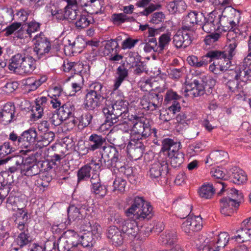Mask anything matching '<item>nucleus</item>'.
Masks as SVG:
<instances>
[{"label": "nucleus", "mask_w": 251, "mask_h": 251, "mask_svg": "<svg viewBox=\"0 0 251 251\" xmlns=\"http://www.w3.org/2000/svg\"><path fill=\"white\" fill-rule=\"evenodd\" d=\"M118 47L117 41L114 39H110L105 41L103 53L104 55L115 54L117 52V48Z\"/></svg>", "instance_id": "4c0bfd02"}, {"label": "nucleus", "mask_w": 251, "mask_h": 251, "mask_svg": "<svg viewBox=\"0 0 251 251\" xmlns=\"http://www.w3.org/2000/svg\"><path fill=\"white\" fill-rule=\"evenodd\" d=\"M7 207L13 211L21 212L25 211V203L18 197L10 196L7 200Z\"/></svg>", "instance_id": "5701e85b"}, {"label": "nucleus", "mask_w": 251, "mask_h": 251, "mask_svg": "<svg viewBox=\"0 0 251 251\" xmlns=\"http://www.w3.org/2000/svg\"><path fill=\"white\" fill-rule=\"evenodd\" d=\"M15 107L11 103H6L2 107L0 115V122L3 125L10 123L14 117Z\"/></svg>", "instance_id": "6ab92c4d"}, {"label": "nucleus", "mask_w": 251, "mask_h": 251, "mask_svg": "<svg viewBox=\"0 0 251 251\" xmlns=\"http://www.w3.org/2000/svg\"><path fill=\"white\" fill-rule=\"evenodd\" d=\"M31 241L27 230L20 233L14 241V244L18 246V247H13V249L16 251L22 249L24 246L28 245Z\"/></svg>", "instance_id": "393cba45"}, {"label": "nucleus", "mask_w": 251, "mask_h": 251, "mask_svg": "<svg viewBox=\"0 0 251 251\" xmlns=\"http://www.w3.org/2000/svg\"><path fill=\"white\" fill-rule=\"evenodd\" d=\"M236 234L234 239L237 241L244 242L251 240V228H241L236 231Z\"/></svg>", "instance_id": "72a5a7b5"}, {"label": "nucleus", "mask_w": 251, "mask_h": 251, "mask_svg": "<svg viewBox=\"0 0 251 251\" xmlns=\"http://www.w3.org/2000/svg\"><path fill=\"white\" fill-rule=\"evenodd\" d=\"M227 157V153L224 151H217L211 153L208 157L207 158V160L205 161V163H207L209 161V159L213 160L214 161H222L225 158Z\"/></svg>", "instance_id": "c03bdc74"}, {"label": "nucleus", "mask_w": 251, "mask_h": 251, "mask_svg": "<svg viewBox=\"0 0 251 251\" xmlns=\"http://www.w3.org/2000/svg\"><path fill=\"white\" fill-rule=\"evenodd\" d=\"M35 46L33 51L36 53L38 59L46 57L51 49V44L44 36H36Z\"/></svg>", "instance_id": "6e6552de"}, {"label": "nucleus", "mask_w": 251, "mask_h": 251, "mask_svg": "<svg viewBox=\"0 0 251 251\" xmlns=\"http://www.w3.org/2000/svg\"><path fill=\"white\" fill-rule=\"evenodd\" d=\"M55 134L52 131L45 132L42 135L38 136L37 143L35 144V147L41 149L47 146L53 140Z\"/></svg>", "instance_id": "a878e982"}, {"label": "nucleus", "mask_w": 251, "mask_h": 251, "mask_svg": "<svg viewBox=\"0 0 251 251\" xmlns=\"http://www.w3.org/2000/svg\"><path fill=\"white\" fill-rule=\"evenodd\" d=\"M122 119H119V121L116 123L115 125L113 126L112 129V130H120L124 132H128L130 127L128 126L127 123L126 121H123Z\"/></svg>", "instance_id": "6e6d98bb"}, {"label": "nucleus", "mask_w": 251, "mask_h": 251, "mask_svg": "<svg viewBox=\"0 0 251 251\" xmlns=\"http://www.w3.org/2000/svg\"><path fill=\"white\" fill-rule=\"evenodd\" d=\"M226 191L228 196L220 200V212L225 216H230L240 206L243 200V196L234 188Z\"/></svg>", "instance_id": "39448f33"}, {"label": "nucleus", "mask_w": 251, "mask_h": 251, "mask_svg": "<svg viewBox=\"0 0 251 251\" xmlns=\"http://www.w3.org/2000/svg\"><path fill=\"white\" fill-rule=\"evenodd\" d=\"M80 239V240L79 241L80 242L81 245L83 247L92 246L93 243L96 240L88 232L85 233L83 235H81Z\"/></svg>", "instance_id": "a18cd8bd"}, {"label": "nucleus", "mask_w": 251, "mask_h": 251, "mask_svg": "<svg viewBox=\"0 0 251 251\" xmlns=\"http://www.w3.org/2000/svg\"><path fill=\"white\" fill-rule=\"evenodd\" d=\"M216 188L212 184L204 183L199 189L200 197L205 199H210L215 192Z\"/></svg>", "instance_id": "c85d7f7f"}, {"label": "nucleus", "mask_w": 251, "mask_h": 251, "mask_svg": "<svg viewBox=\"0 0 251 251\" xmlns=\"http://www.w3.org/2000/svg\"><path fill=\"white\" fill-rule=\"evenodd\" d=\"M130 121H133V126L130 133V141L127 146V152L130 157L133 160L140 159L145 149L143 144L140 141L142 138L146 139L152 132L155 134V129H151L149 121L144 117L132 115Z\"/></svg>", "instance_id": "f257e3e1"}, {"label": "nucleus", "mask_w": 251, "mask_h": 251, "mask_svg": "<svg viewBox=\"0 0 251 251\" xmlns=\"http://www.w3.org/2000/svg\"><path fill=\"white\" fill-rule=\"evenodd\" d=\"M131 203V206L126 211V215L129 218L143 220L151 217L152 207L143 198L136 197Z\"/></svg>", "instance_id": "20e7f679"}, {"label": "nucleus", "mask_w": 251, "mask_h": 251, "mask_svg": "<svg viewBox=\"0 0 251 251\" xmlns=\"http://www.w3.org/2000/svg\"><path fill=\"white\" fill-rule=\"evenodd\" d=\"M93 117L92 114L90 113L82 115L79 120V124L84 127L88 126L91 123Z\"/></svg>", "instance_id": "69168bd1"}, {"label": "nucleus", "mask_w": 251, "mask_h": 251, "mask_svg": "<svg viewBox=\"0 0 251 251\" xmlns=\"http://www.w3.org/2000/svg\"><path fill=\"white\" fill-rule=\"evenodd\" d=\"M116 78L113 86V89L117 90L125 79L128 76V70L124 66H119L116 72Z\"/></svg>", "instance_id": "473e14b6"}, {"label": "nucleus", "mask_w": 251, "mask_h": 251, "mask_svg": "<svg viewBox=\"0 0 251 251\" xmlns=\"http://www.w3.org/2000/svg\"><path fill=\"white\" fill-rule=\"evenodd\" d=\"M180 144L174 142L173 140L169 138L165 139L162 141V151H168V156H172L176 152H180L178 150L180 148Z\"/></svg>", "instance_id": "4be33fe9"}, {"label": "nucleus", "mask_w": 251, "mask_h": 251, "mask_svg": "<svg viewBox=\"0 0 251 251\" xmlns=\"http://www.w3.org/2000/svg\"><path fill=\"white\" fill-rule=\"evenodd\" d=\"M105 165L108 168H115L121 172L122 169L124 168V167L126 165L125 162H123L120 159H119L118 157H113L112 160H108L107 162L105 161Z\"/></svg>", "instance_id": "a19ab883"}, {"label": "nucleus", "mask_w": 251, "mask_h": 251, "mask_svg": "<svg viewBox=\"0 0 251 251\" xmlns=\"http://www.w3.org/2000/svg\"><path fill=\"white\" fill-rule=\"evenodd\" d=\"M91 170V167L87 164L82 167L77 173L78 181L89 177L90 176Z\"/></svg>", "instance_id": "5fc2aeb1"}, {"label": "nucleus", "mask_w": 251, "mask_h": 251, "mask_svg": "<svg viewBox=\"0 0 251 251\" xmlns=\"http://www.w3.org/2000/svg\"><path fill=\"white\" fill-rule=\"evenodd\" d=\"M216 16L210 14L203 24L202 29L206 33H211L219 29V25L216 23Z\"/></svg>", "instance_id": "7c9ffc66"}, {"label": "nucleus", "mask_w": 251, "mask_h": 251, "mask_svg": "<svg viewBox=\"0 0 251 251\" xmlns=\"http://www.w3.org/2000/svg\"><path fill=\"white\" fill-rule=\"evenodd\" d=\"M8 68L10 70L21 75H29L36 68L35 59L24 52L17 53L9 60Z\"/></svg>", "instance_id": "7ed1b4c3"}, {"label": "nucleus", "mask_w": 251, "mask_h": 251, "mask_svg": "<svg viewBox=\"0 0 251 251\" xmlns=\"http://www.w3.org/2000/svg\"><path fill=\"white\" fill-rule=\"evenodd\" d=\"M229 240L228 235L226 232H222L218 235L216 242V249L220 250V248H224Z\"/></svg>", "instance_id": "de8ad7c7"}, {"label": "nucleus", "mask_w": 251, "mask_h": 251, "mask_svg": "<svg viewBox=\"0 0 251 251\" xmlns=\"http://www.w3.org/2000/svg\"><path fill=\"white\" fill-rule=\"evenodd\" d=\"M67 211L69 223L82 218L78 208L74 205L69 206Z\"/></svg>", "instance_id": "ea45409f"}, {"label": "nucleus", "mask_w": 251, "mask_h": 251, "mask_svg": "<svg viewBox=\"0 0 251 251\" xmlns=\"http://www.w3.org/2000/svg\"><path fill=\"white\" fill-rule=\"evenodd\" d=\"M169 157L171 159V165L174 168L179 167L184 161V154L181 152H176L174 155Z\"/></svg>", "instance_id": "79ce46f5"}, {"label": "nucleus", "mask_w": 251, "mask_h": 251, "mask_svg": "<svg viewBox=\"0 0 251 251\" xmlns=\"http://www.w3.org/2000/svg\"><path fill=\"white\" fill-rule=\"evenodd\" d=\"M37 132L36 130L31 128L25 131L18 139L19 145L25 148L29 147V150H34L35 144L37 143Z\"/></svg>", "instance_id": "0eeeda50"}, {"label": "nucleus", "mask_w": 251, "mask_h": 251, "mask_svg": "<svg viewBox=\"0 0 251 251\" xmlns=\"http://www.w3.org/2000/svg\"><path fill=\"white\" fill-rule=\"evenodd\" d=\"M223 79H224L223 81V82H225L226 80H228V81L226 82V85L230 91L235 92L243 91L244 86L238 79L235 78L234 76H231L229 73L224 74Z\"/></svg>", "instance_id": "a211bd4d"}, {"label": "nucleus", "mask_w": 251, "mask_h": 251, "mask_svg": "<svg viewBox=\"0 0 251 251\" xmlns=\"http://www.w3.org/2000/svg\"><path fill=\"white\" fill-rule=\"evenodd\" d=\"M238 42L233 39L230 40L228 45V50L222 51L226 54L228 59H232V57L235 54V49L237 47Z\"/></svg>", "instance_id": "8fccbe9b"}, {"label": "nucleus", "mask_w": 251, "mask_h": 251, "mask_svg": "<svg viewBox=\"0 0 251 251\" xmlns=\"http://www.w3.org/2000/svg\"><path fill=\"white\" fill-rule=\"evenodd\" d=\"M136 220L130 218L125 220L122 223V230L124 233L126 234L131 239H134L137 235L139 228L137 226Z\"/></svg>", "instance_id": "ddd939ff"}, {"label": "nucleus", "mask_w": 251, "mask_h": 251, "mask_svg": "<svg viewBox=\"0 0 251 251\" xmlns=\"http://www.w3.org/2000/svg\"><path fill=\"white\" fill-rule=\"evenodd\" d=\"M64 15L65 20H75L77 16V12L76 10L73 9L71 7L66 6L64 9Z\"/></svg>", "instance_id": "680f3d73"}, {"label": "nucleus", "mask_w": 251, "mask_h": 251, "mask_svg": "<svg viewBox=\"0 0 251 251\" xmlns=\"http://www.w3.org/2000/svg\"><path fill=\"white\" fill-rule=\"evenodd\" d=\"M41 162L37 164L25 163L23 166L21 173L25 176H32L38 174L40 171L39 165L41 166Z\"/></svg>", "instance_id": "c756f323"}, {"label": "nucleus", "mask_w": 251, "mask_h": 251, "mask_svg": "<svg viewBox=\"0 0 251 251\" xmlns=\"http://www.w3.org/2000/svg\"><path fill=\"white\" fill-rule=\"evenodd\" d=\"M27 220V212L25 210L21 211V212H17L15 214V219L14 222L16 224H20V223L26 224Z\"/></svg>", "instance_id": "13d9d810"}, {"label": "nucleus", "mask_w": 251, "mask_h": 251, "mask_svg": "<svg viewBox=\"0 0 251 251\" xmlns=\"http://www.w3.org/2000/svg\"><path fill=\"white\" fill-rule=\"evenodd\" d=\"M18 83L15 81L7 82L2 87V91L6 93H11L18 88Z\"/></svg>", "instance_id": "774afa93"}, {"label": "nucleus", "mask_w": 251, "mask_h": 251, "mask_svg": "<svg viewBox=\"0 0 251 251\" xmlns=\"http://www.w3.org/2000/svg\"><path fill=\"white\" fill-rule=\"evenodd\" d=\"M102 150L103 151V154L107 156L109 158L108 160H112L113 157L117 158L119 157L118 152L114 147L104 146Z\"/></svg>", "instance_id": "603ef678"}, {"label": "nucleus", "mask_w": 251, "mask_h": 251, "mask_svg": "<svg viewBox=\"0 0 251 251\" xmlns=\"http://www.w3.org/2000/svg\"><path fill=\"white\" fill-rule=\"evenodd\" d=\"M181 97L178 95L176 92L172 90H169L167 91L165 96V101L167 103L171 101L173 102L177 101L176 100H180Z\"/></svg>", "instance_id": "052dcab7"}, {"label": "nucleus", "mask_w": 251, "mask_h": 251, "mask_svg": "<svg viewBox=\"0 0 251 251\" xmlns=\"http://www.w3.org/2000/svg\"><path fill=\"white\" fill-rule=\"evenodd\" d=\"M104 100V98L102 96L88 93L85 96V107L88 110H93L99 106Z\"/></svg>", "instance_id": "dca6fc26"}, {"label": "nucleus", "mask_w": 251, "mask_h": 251, "mask_svg": "<svg viewBox=\"0 0 251 251\" xmlns=\"http://www.w3.org/2000/svg\"><path fill=\"white\" fill-rule=\"evenodd\" d=\"M52 20H56L57 21L65 20L64 10L58 9L55 7L51 8L50 10Z\"/></svg>", "instance_id": "4d7b16f0"}, {"label": "nucleus", "mask_w": 251, "mask_h": 251, "mask_svg": "<svg viewBox=\"0 0 251 251\" xmlns=\"http://www.w3.org/2000/svg\"><path fill=\"white\" fill-rule=\"evenodd\" d=\"M91 191L100 198L104 197L107 193V188L105 185L100 183L95 187H91Z\"/></svg>", "instance_id": "3c124183"}, {"label": "nucleus", "mask_w": 251, "mask_h": 251, "mask_svg": "<svg viewBox=\"0 0 251 251\" xmlns=\"http://www.w3.org/2000/svg\"><path fill=\"white\" fill-rule=\"evenodd\" d=\"M205 18L201 13L197 11H191L184 18L183 20L182 29L190 30V28L195 25L202 24V20H205Z\"/></svg>", "instance_id": "1a4fd4ad"}, {"label": "nucleus", "mask_w": 251, "mask_h": 251, "mask_svg": "<svg viewBox=\"0 0 251 251\" xmlns=\"http://www.w3.org/2000/svg\"><path fill=\"white\" fill-rule=\"evenodd\" d=\"M215 20L216 23L219 25V29L221 26L223 27H227L228 29L229 28L228 26L229 20L226 16H216Z\"/></svg>", "instance_id": "0e129e2a"}, {"label": "nucleus", "mask_w": 251, "mask_h": 251, "mask_svg": "<svg viewBox=\"0 0 251 251\" xmlns=\"http://www.w3.org/2000/svg\"><path fill=\"white\" fill-rule=\"evenodd\" d=\"M201 82H202L201 85H203L204 89L206 88L211 89L215 85L216 81L212 77L208 75H204L201 77Z\"/></svg>", "instance_id": "bf43d9fd"}, {"label": "nucleus", "mask_w": 251, "mask_h": 251, "mask_svg": "<svg viewBox=\"0 0 251 251\" xmlns=\"http://www.w3.org/2000/svg\"><path fill=\"white\" fill-rule=\"evenodd\" d=\"M128 102L125 100H118L114 103L110 100H105L102 111L110 125L117 123L119 119H126L128 117Z\"/></svg>", "instance_id": "f03ea898"}, {"label": "nucleus", "mask_w": 251, "mask_h": 251, "mask_svg": "<svg viewBox=\"0 0 251 251\" xmlns=\"http://www.w3.org/2000/svg\"><path fill=\"white\" fill-rule=\"evenodd\" d=\"M171 33L170 32H167L166 33H163L159 37L158 39V47L160 50H163L167 49L171 41Z\"/></svg>", "instance_id": "58836bf2"}, {"label": "nucleus", "mask_w": 251, "mask_h": 251, "mask_svg": "<svg viewBox=\"0 0 251 251\" xmlns=\"http://www.w3.org/2000/svg\"><path fill=\"white\" fill-rule=\"evenodd\" d=\"M150 100H151V102L154 104V105L156 106V104H157L155 103V102H156V100L154 98L151 96V93H150L147 96H143L142 99L141 100L140 104L143 109L148 110V107L150 106Z\"/></svg>", "instance_id": "864d4df0"}, {"label": "nucleus", "mask_w": 251, "mask_h": 251, "mask_svg": "<svg viewBox=\"0 0 251 251\" xmlns=\"http://www.w3.org/2000/svg\"><path fill=\"white\" fill-rule=\"evenodd\" d=\"M247 73L248 70H244L237 67L235 70H233V69L230 70L229 74L231 76H234L235 78L238 79L242 84L245 86L248 81Z\"/></svg>", "instance_id": "f704fd0d"}, {"label": "nucleus", "mask_w": 251, "mask_h": 251, "mask_svg": "<svg viewBox=\"0 0 251 251\" xmlns=\"http://www.w3.org/2000/svg\"><path fill=\"white\" fill-rule=\"evenodd\" d=\"M207 56L209 57L210 61L212 60H217L221 72L228 71V73H230V70H233L231 68V59H228L226 54L222 51L210 50L207 52Z\"/></svg>", "instance_id": "423d86ee"}, {"label": "nucleus", "mask_w": 251, "mask_h": 251, "mask_svg": "<svg viewBox=\"0 0 251 251\" xmlns=\"http://www.w3.org/2000/svg\"><path fill=\"white\" fill-rule=\"evenodd\" d=\"M168 173V165L166 161H157L152 164L148 172L151 179H157L164 176Z\"/></svg>", "instance_id": "9d476101"}, {"label": "nucleus", "mask_w": 251, "mask_h": 251, "mask_svg": "<svg viewBox=\"0 0 251 251\" xmlns=\"http://www.w3.org/2000/svg\"><path fill=\"white\" fill-rule=\"evenodd\" d=\"M202 218L200 216H189L181 226L182 230L186 233H191L200 230L202 228Z\"/></svg>", "instance_id": "9b49d317"}, {"label": "nucleus", "mask_w": 251, "mask_h": 251, "mask_svg": "<svg viewBox=\"0 0 251 251\" xmlns=\"http://www.w3.org/2000/svg\"><path fill=\"white\" fill-rule=\"evenodd\" d=\"M107 237L115 246H120L123 243L124 238L121 231L116 226H110L107 232Z\"/></svg>", "instance_id": "412c9836"}, {"label": "nucleus", "mask_w": 251, "mask_h": 251, "mask_svg": "<svg viewBox=\"0 0 251 251\" xmlns=\"http://www.w3.org/2000/svg\"><path fill=\"white\" fill-rule=\"evenodd\" d=\"M74 106L69 102H67L60 107L57 110L61 118L63 121L74 117L73 112Z\"/></svg>", "instance_id": "cd10ccee"}, {"label": "nucleus", "mask_w": 251, "mask_h": 251, "mask_svg": "<svg viewBox=\"0 0 251 251\" xmlns=\"http://www.w3.org/2000/svg\"><path fill=\"white\" fill-rule=\"evenodd\" d=\"M93 22L94 19L89 15H80L75 22V26L79 29L85 28Z\"/></svg>", "instance_id": "c9c22d12"}, {"label": "nucleus", "mask_w": 251, "mask_h": 251, "mask_svg": "<svg viewBox=\"0 0 251 251\" xmlns=\"http://www.w3.org/2000/svg\"><path fill=\"white\" fill-rule=\"evenodd\" d=\"M74 236L68 237L66 234L64 236L60 238L57 241V249L58 251H78L73 241Z\"/></svg>", "instance_id": "2eb2a0df"}, {"label": "nucleus", "mask_w": 251, "mask_h": 251, "mask_svg": "<svg viewBox=\"0 0 251 251\" xmlns=\"http://www.w3.org/2000/svg\"><path fill=\"white\" fill-rule=\"evenodd\" d=\"M47 119H48L49 121L55 126L60 125L64 121L60 117L57 111L56 113L55 111H49L47 113Z\"/></svg>", "instance_id": "37998d69"}, {"label": "nucleus", "mask_w": 251, "mask_h": 251, "mask_svg": "<svg viewBox=\"0 0 251 251\" xmlns=\"http://www.w3.org/2000/svg\"><path fill=\"white\" fill-rule=\"evenodd\" d=\"M12 149L10 148L9 142H5L2 145L0 146V159H4V157L9 154L11 151Z\"/></svg>", "instance_id": "e2e57ef3"}, {"label": "nucleus", "mask_w": 251, "mask_h": 251, "mask_svg": "<svg viewBox=\"0 0 251 251\" xmlns=\"http://www.w3.org/2000/svg\"><path fill=\"white\" fill-rule=\"evenodd\" d=\"M186 30V29L178 30L174 35L173 43L176 48H185L191 44V38Z\"/></svg>", "instance_id": "f8f14e48"}, {"label": "nucleus", "mask_w": 251, "mask_h": 251, "mask_svg": "<svg viewBox=\"0 0 251 251\" xmlns=\"http://www.w3.org/2000/svg\"><path fill=\"white\" fill-rule=\"evenodd\" d=\"M204 87L201 85L199 80H194L190 84L187 86L185 92L186 96L196 97L204 94Z\"/></svg>", "instance_id": "aec40b11"}, {"label": "nucleus", "mask_w": 251, "mask_h": 251, "mask_svg": "<svg viewBox=\"0 0 251 251\" xmlns=\"http://www.w3.org/2000/svg\"><path fill=\"white\" fill-rule=\"evenodd\" d=\"M247 180V176L243 171L233 173L232 181L234 183L241 184Z\"/></svg>", "instance_id": "49530a36"}, {"label": "nucleus", "mask_w": 251, "mask_h": 251, "mask_svg": "<svg viewBox=\"0 0 251 251\" xmlns=\"http://www.w3.org/2000/svg\"><path fill=\"white\" fill-rule=\"evenodd\" d=\"M106 137L100 134L92 133L88 138L87 149L90 151L102 149L106 144Z\"/></svg>", "instance_id": "4468645a"}, {"label": "nucleus", "mask_w": 251, "mask_h": 251, "mask_svg": "<svg viewBox=\"0 0 251 251\" xmlns=\"http://www.w3.org/2000/svg\"><path fill=\"white\" fill-rule=\"evenodd\" d=\"M61 156L55 154L51 156L50 160H46L41 162V167L42 171L47 172L54 167L57 166L60 162Z\"/></svg>", "instance_id": "2f4dec72"}, {"label": "nucleus", "mask_w": 251, "mask_h": 251, "mask_svg": "<svg viewBox=\"0 0 251 251\" xmlns=\"http://www.w3.org/2000/svg\"><path fill=\"white\" fill-rule=\"evenodd\" d=\"M139 41V40L138 39H132L130 38H128L123 42L122 44V49L124 50L126 49H130L134 47Z\"/></svg>", "instance_id": "338daca9"}, {"label": "nucleus", "mask_w": 251, "mask_h": 251, "mask_svg": "<svg viewBox=\"0 0 251 251\" xmlns=\"http://www.w3.org/2000/svg\"><path fill=\"white\" fill-rule=\"evenodd\" d=\"M175 205L180 206L178 207V216L181 219H184L185 216L188 217L191 216L190 213L192 209V206L190 204H188L186 201H183L181 200H177L175 202Z\"/></svg>", "instance_id": "bb28decb"}, {"label": "nucleus", "mask_w": 251, "mask_h": 251, "mask_svg": "<svg viewBox=\"0 0 251 251\" xmlns=\"http://www.w3.org/2000/svg\"><path fill=\"white\" fill-rule=\"evenodd\" d=\"M126 181L121 177H117L113 182V191L122 193L125 191Z\"/></svg>", "instance_id": "09e8293b"}, {"label": "nucleus", "mask_w": 251, "mask_h": 251, "mask_svg": "<svg viewBox=\"0 0 251 251\" xmlns=\"http://www.w3.org/2000/svg\"><path fill=\"white\" fill-rule=\"evenodd\" d=\"M187 61L190 66L196 68L205 67L210 62L209 57L207 56V53L200 58H198L195 55L189 56Z\"/></svg>", "instance_id": "b1692460"}, {"label": "nucleus", "mask_w": 251, "mask_h": 251, "mask_svg": "<svg viewBox=\"0 0 251 251\" xmlns=\"http://www.w3.org/2000/svg\"><path fill=\"white\" fill-rule=\"evenodd\" d=\"M176 240V232L174 231H168L162 234L159 240L164 245H171Z\"/></svg>", "instance_id": "e433bc0d"}, {"label": "nucleus", "mask_w": 251, "mask_h": 251, "mask_svg": "<svg viewBox=\"0 0 251 251\" xmlns=\"http://www.w3.org/2000/svg\"><path fill=\"white\" fill-rule=\"evenodd\" d=\"M0 161H2V164L9 161L10 166L9 167L8 171L11 173H13L17 170L21 171L23 166L25 164L24 158L21 155H16L12 157L8 156L4 159L0 160Z\"/></svg>", "instance_id": "f3484780"}]
</instances>
